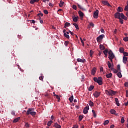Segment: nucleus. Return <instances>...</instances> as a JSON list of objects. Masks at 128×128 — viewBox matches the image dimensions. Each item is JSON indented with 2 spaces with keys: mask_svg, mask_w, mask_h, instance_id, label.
<instances>
[{
  "mask_svg": "<svg viewBox=\"0 0 128 128\" xmlns=\"http://www.w3.org/2000/svg\"><path fill=\"white\" fill-rule=\"evenodd\" d=\"M126 98H128V90H126Z\"/></svg>",
  "mask_w": 128,
  "mask_h": 128,
  "instance_id": "obj_63",
  "label": "nucleus"
},
{
  "mask_svg": "<svg viewBox=\"0 0 128 128\" xmlns=\"http://www.w3.org/2000/svg\"><path fill=\"white\" fill-rule=\"evenodd\" d=\"M70 44V42H68V41H65L64 42V45L66 46H68V45Z\"/></svg>",
  "mask_w": 128,
  "mask_h": 128,
  "instance_id": "obj_51",
  "label": "nucleus"
},
{
  "mask_svg": "<svg viewBox=\"0 0 128 128\" xmlns=\"http://www.w3.org/2000/svg\"><path fill=\"white\" fill-rule=\"evenodd\" d=\"M124 86L128 87V82H126L124 84Z\"/></svg>",
  "mask_w": 128,
  "mask_h": 128,
  "instance_id": "obj_62",
  "label": "nucleus"
},
{
  "mask_svg": "<svg viewBox=\"0 0 128 128\" xmlns=\"http://www.w3.org/2000/svg\"><path fill=\"white\" fill-rule=\"evenodd\" d=\"M120 18H124L125 16L123 13H121V14H120Z\"/></svg>",
  "mask_w": 128,
  "mask_h": 128,
  "instance_id": "obj_52",
  "label": "nucleus"
},
{
  "mask_svg": "<svg viewBox=\"0 0 128 128\" xmlns=\"http://www.w3.org/2000/svg\"><path fill=\"white\" fill-rule=\"evenodd\" d=\"M44 12L45 14H48V10H44Z\"/></svg>",
  "mask_w": 128,
  "mask_h": 128,
  "instance_id": "obj_54",
  "label": "nucleus"
},
{
  "mask_svg": "<svg viewBox=\"0 0 128 128\" xmlns=\"http://www.w3.org/2000/svg\"><path fill=\"white\" fill-rule=\"evenodd\" d=\"M34 108H29L28 110L26 112V114L28 116V114H30V112H34Z\"/></svg>",
  "mask_w": 128,
  "mask_h": 128,
  "instance_id": "obj_8",
  "label": "nucleus"
},
{
  "mask_svg": "<svg viewBox=\"0 0 128 128\" xmlns=\"http://www.w3.org/2000/svg\"><path fill=\"white\" fill-rule=\"evenodd\" d=\"M124 10L128 12V0L127 1V6H125Z\"/></svg>",
  "mask_w": 128,
  "mask_h": 128,
  "instance_id": "obj_40",
  "label": "nucleus"
},
{
  "mask_svg": "<svg viewBox=\"0 0 128 128\" xmlns=\"http://www.w3.org/2000/svg\"><path fill=\"white\" fill-rule=\"evenodd\" d=\"M94 18H98V10H96L94 14H93Z\"/></svg>",
  "mask_w": 128,
  "mask_h": 128,
  "instance_id": "obj_7",
  "label": "nucleus"
},
{
  "mask_svg": "<svg viewBox=\"0 0 128 128\" xmlns=\"http://www.w3.org/2000/svg\"><path fill=\"white\" fill-rule=\"evenodd\" d=\"M123 54L124 56H128V53L126 52H124Z\"/></svg>",
  "mask_w": 128,
  "mask_h": 128,
  "instance_id": "obj_43",
  "label": "nucleus"
},
{
  "mask_svg": "<svg viewBox=\"0 0 128 128\" xmlns=\"http://www.w3.org/2000/svg\"><path fill=\"white\" fill-rule=\"evenodd\" d=\"M92 112L94 114V118H96V112H94V110H92Z\"/></svg>",
  "mask_w": 128,
  "mask_h": 128,
  "instance_id": "obj_36",
  "label": "nucleus"
},
{
  "mask_svg": "<svg viewBox=\"0 0 128 128\" xmlns=\"http://www.w3.org/2000/svg\"><path fill=\"white\" fill-rule=\"evenodd\" d=\"M115 102H116V104L118 106H120V102H118V98H115Z\"/></svg>",
  "mask_w": 128,
  "mask_h": 128,
  "instance_id": "obj_14",
  "label": "nucleus"
},
{
  "mask_svg": "<svg viewBox=\"0 0 128 128\" xmlns=\"http://www.w3.org/2000/svg\"><path fill=\"white\" fill-rule=\"evenodd\" d=\"M108 65L109 68H110V70H114V64H112L110 62V61L108 62Z\"/></svg>",
  "mask_w": 128,
  "mask_h": 128,
  "instance_id": "obj_9",
  "label": "nucleus"
},
{
  "mask_svg": "<svg viewBox=\"0 0 128 128\" xmlns=\"http://www.w3.org/2000/svg\"><path fill=\"white\" fill-rule=\"evenodd\" d=\"M114 16L116 18L120 19V14L118 12H117L115 14Z\"/></svg>",
  "mask_w": 128,
  "mask_h": 128,
  "instance_id": "obj_12",
  "label": "nucleus"
},
{
  "mask_svg": "<svg viewBox=\"0 0 128 128\" xmlns=\"http://www.w3.org/2000/svg\"><path fill=\"white\" fill-rule=\"evenodd\" d=\"M90 58H92V54H94V51H92V50H90Z\"/></svg>",
  "mask_w": 128,
  "mask_h": 128,
  "instance_id": "obj_41",
  "label": "nucleus"
},
{
  "mask_svg": "<svg viewBox=\"0 0 128 128\" xmlns=\"http://www.w3.org/2000/svg\"><path fill=\"white\" fill-rule=\"evenodd\" d=\"M119 20H120V22L122 24H124V20L121 18H120Z\"/></svg>",
  "mask_w": 128,
  "mask_h": 128,
  "instance_id": "obj_45",
  "label": "nucleus"
},
{
  "mask_svg": "<svg viewBox=\"0 0 128 128\" xmlns=\"http://www.w3.org/2000/svg\"><path fill=\"white\" fill-rule=\"evenodd\" d=\"M78 14H79L80 16V18L84 17V13L82 11H80V10L78 11Z\"/></svg>",
  "mask_w": 128,
  "mask_h": 128,
  "instance_id": "obj_23",
  "label": "nucleus"
},
{
  "mask_svg": "<svg viewBox=\"0 0 128 128\" xmlns=\"http://www.w3.org/2000/svg\"><path fill=\"white\" fill-rule=\"evenodd\" d=\"M122 10H123L121 7H120V6L118 7V12H122Z\"/></svg>",
  "mask_w": 128,
  "mask_h": 128,
  "instance_id": "obj_32",
  "label": "nucleus"
},
{
  "mask_svg": "<svg viewBox=\"0 0 128 128\" xmlns=\"http://www.w3.org/2000/svg\"><path fill=\"white\" fill-rule=\"evenodd\" d=\"M32 24H36V21L34 20H30Z\"/></svg>",
  "mask_w": 128,
  "mask_h": 128,
  "instance_id": "obj_61",
  "label": "nucleus"
},
{
  "mask_svg": "<svg viewBox=\"0 0 128 128\" xmlns=\"http://www.w3.org/2000/svg\"><path fill=\"white\" fill-rule=\"evenodd\" d=\"M104 56H108V50L107 49H106V50H104V52H103Z\"/></svg>",
  "mask_w": 128,
  "mask_h": 128,
  "instance_id": "obj_21",
  "label": "nucleus"
},
{
  "mask_svg": "<svg viewBox=\"0 0 128 128\" xmlns=\"http://www.w3.org/2000/svg\"><path fill=\"white\" fill-rule=\"evenodd\" d=\"M105 92L107 96H114L116 94V92L112 90H105Z\"/></svg>",
  "mask_w": 128,
  "mask_h": 128,
  "instance_id": "obj_2",
  "label": "nucleus"
},
{
  "mask_svg": "<svg viewBox=\"0 0 128 128\" xmlns=\"http://www.w3.org/2000/svg\"><path fill=\"white\" fill-rule=\"evenodd\" d=\"M29 114H31V116H36V112H29Z\"/></svg>",
  "mask_w": 128,
  "mask_h": 128,
  "instance_id": "obj_27",
  "label": "nucleus"
},
{
  "mask_svg": "<svg viewBox=\"0 0 128 128\" xmlns=\"http://www.w3.org/2000/svg\"><path fill=\"white\" fill-rule=\"evenodd\" d=\"M78 8L82 10H86V9H84L82 6L80 5V4H78Z\"/></svg>",
  "mask_w": 128,
  "mask_h": 128,
  "instance_id": "obj_24",
  "label": "nucleus"
},
{
  "mask_svg": "<svg viewBox=\"0 0 128 128\" xmlns=\"http://www.w3.org/2000/svg\"><path fill=\"white\" fill-rule=\"evenodd\" d=\"M94 80L95 82H97L99 86H102V78L100 76L98 77V78L94 77Z\"/></svg>",
  "mask_w": 128,
  "mask_h": 128,
  "instance_id": "obj_1",
  "label": "nucleus"
},
{
  "mask_svg": "<svg viewBox=\"0 0 128 128\" xmlns=\"http://www.w3.org/2000/svg\"><path fill=\"white\" fill-rule=\"evenodd\" d=\"M110 112L112 114H116V110H111L110 111Z\"/></svg>",
  "mask_w": 128,
  "mask_h": 128,
  "instance_id": "obj_37",
  "label": "nucleus"
},
{
  "mask_svg": "<svg viewBox=\"0 0 128 128\" xmlns=\"http://www.w3.org/2000/svg\"><path fill=\"white\" fill-rule=\"evenodd\" d=\"M76 60L78 62H86L85 60H82L80 58H78Z\"/></svg>",
  "mask_w": 128,
  "mask_h": 128,
  "instance_id": "obj_19",
  "label": "nucleus"
},
{
  "mask_svg": "<svg viewBox=\"0 0 128 128\" xmlns=\"http://www.w3.org/2000/svg\"><path fill=\"white\" fill-rule=\"evenodd\" d=\"M72 8L76 10V6L74 4L72 5Z\"/></svg>",
  "mask_w": 128,
  "mask_h": 128,
  "instance_id": "obj_56",
  "label": "nucleus"
},
{
  "mask_svg": "<svg viewBox=\"0 0 128 128\" xmlns=\"http://www.w3.org/2000/svg\"><path fill=\"white\" fill-rule=\"evenodd\" d=\"M39 18H40V22L41 24H44V21H43L42 20H40V18H40V16H39Z\"/></svg>",
  "mask_w": 128,
  "mask_h": 128,
  "instance_id": "obj_59",
  "label": "nucleus"
},
{
  "mask_svg": "<svg viewBox=\"0 0 128 128\" xmlns=\"http://www.w3.org/2000/svg\"><path fill=\"white\" fill-rule=\"evenodd\" d=\"M124 118L122 117L121 118V124H124Z\"/></svg>",
  "mask_w": 128,
  "mask_h": 128,
  "instance_id": "obj_53",
  "label": "nucleus"
},
{
  "mask_svg": "<svg viewBox=\"0 0 128 128\" xmlns=\"http://www.w3.org/2000/svg\"><path fill=\"white\" fill-rule=\"evenodd\" d=\"M25 122V126L26 128H29L30 127V124H28V122Z\"/></svg>",
  "mask_w": 128,
  "mask_h": 128,
  "instance_id": "obj_49",
  "label": "nucleus"
},
{
  "mask_svg": "<svg viewBox=\"0 0 128 128\" xmlns=\"http://www.w3.org/2000/svg\"><path fill=\"white\" fill-rule=\"evenodd\" d=\"M39 80H42H42H44V76H40Z\"/></svg>",
  "mask_w": 128,
  "mask_h": 128,
  "instance_id": "obj_57",
  "label": "nucleus"
},
{
  "mask_svg": "<svg viewBox=\"0 0 128 128\" xmlns=\"http://www.w3.org/2000/svg\"><path fill=\"white\" fill-rule=\"evenodd\" d=\"M104 38V34H101L96 38L97 42H100Z\"/></svg>",
  "mask_w": 128,
  "mask_h": 128,
  "instance_id": "obj_5",
  "label": "nucleus"
},
{
  "mask_svg": "<svg viewBox=\"0 0 128 128\" xmlns=\"http://www.w3.org/2000/svg\"><path fill=\"white\" fill-rule=\"evenodd\" d=\"M11 114H12V116H16V111L12 110L11 112Z\"/></svg>",
  "mask_w": 128,
  "mask_h": 128,
  "instance_id": "obj_50",
  "label": "nucleus"
},
{
  "mask_svg": "<svg viewBox=\"0 0 128 128\" xmlns=\"http://www.w3.org/2000/svg\"><path fill=\"white\" fill-rule=\"evenodd\" d=\"M82 118H84V116H82V115H80L79 116V122H80Z\"/></svg>",
  "mask_w": 128,
  "mask_h": 128,
  "instance_id": "obj_44",
  "label": "nucleus"
},
{
  "mask_svg": "<svg viewBox=\"0 0 128 128\" xmlns=\"http://www.w3.org/2000/svg\"><path fill=\"white\" fill-rule=\"evenodd\" d=\"M64 2H62V0H60V3L59 4V6H60V8H62V6H64Z\"/></svg>",
  "mask_w": 128,
  "mask_h": 128,
  "instance_id": "obj_29",
  "label": "nucleus"
},
{
  "mask_svg": "<svg viewBox=\"0 0 128 128\" xmlns=\"http://www.w3.org/2000/svg\"><path fill=\"white\" fill-rule=\"evenodd\" d=\"M40 0H30V4H34V2H38Z\"/></svg>",
  "mask_w": 128,
  "mask_h": 128,
  "instance_id": "obj_17",
  "label": "nucleus"
},
{
  "mask_svg": "<svg viewBox=\"0 0 128 128\" xmlns=\"http://www.w3.org/2000/svg\"><path fill=\"white\" fill-rule=\"evenodd\" d=\"M112 76V73H110L106 75V78H110Z\"/></svg>",
  "mask_w": 128,
  "mask_h": 128,
  "instance_id": "obj_22",
  "label": "nucleus"
},
{
  "mask_svg": "<svg viewBox=\"0 0 128 128\" xmlns=\"http://www.w3.org/2000/svg\"><path fill=\"white\" fill-rule=\"evenodd\" d=\"M56 98L58 100V102H60V96H58V95L56 96Z\"/></svg>",
  "mask_w": 128,
  "mask_h": 128,
  "instance_id": "obj_55",
  "label": "nucleus"
},
{
  "mask_svg": "<svg viewBox=\"0 0 128 128\" xmlns=\"http://www.w3.org/2000/svg\"><path fill=\"white\" fill-rule=\"evenodd\" d=\"M38 16H44V14H42V13H39V14H38Z\"/></svg>",
  "mask_w": 128,
  "mask_h": 128,
  "instance_id": "obj_58",
  "label": "nucleus"
},
{
  "mask_svg": "<svg viewBox=\"0 0 128 128\" xmlns=\"http://www.w3.org/2000/svg\"><path fill=\"white\" fill-rule=\"evenodd\" d=\"M109 56L108 57V58H114V54L112 52V50H110L108 52Z\"/></svg>",
  "mask_w": 128,
  "mask_h": 128,
  "instance_id": "obj_3",
  "label": "nucleus"
},
{
  "mask_svg": "<svg viewBox=\"0 0 128 128\" xmlns=\"http://www.w3.org/2000/svg\"><path fill=\"white\" fill-rule=\"evenodd\" d=\"M64 36L66 38H70V36H68L66 33H64Z\"/></svg>",
  "mask_w": 128,
  "mask_h": 128,
  "instance_id": "obj_38",
  "label": "nucleus"
},
{
  "mask_svg": "<svg viewBox=\"0 0 128 128\" xmlns=\"http://www.w3.org/2000/svg\"><path fill=\"white\" fill-rule=\"evenodd\" d=\"M72 128H78V126L76 125H74Z\"/></svg>",
  "mask_w": 128,
  "mask_h": 128,
  "instance_id": "obj_64",
  "label": "nucleus"
},
{
  "mask_svg": "<svg viewBox=\"0 0 128 128\" xmlns=\"http://www.w3.org/2000/svg\"><path fill=\"white\" fill-rule=\"evenodd\" d=\"M68 100H70V102H72V100H74V96H70Z\"/></svg>",
  "mask_w": 128,
  "mask_h": 128,
  "instance_id": "obj_28",
  "label": "nucleus"
},
{
  "mask_svg": "<svg viewBox=\"0 0 128 128\" xmlns=\"http://www.w3.org/2000/svg\"><path fill=\"white\" fill-rule=\"evenodd\" d=\"M20 120V117H18L17 118H16L14 120L13 122H18Z\"/></svg>",
  "mask_w": 128,
  "mask_h": 128,
  "instance_id": "obj_20",
  "label": "nucleus"
},
{
  "mask_svg": "<svg viewBox=\"0 0 128 128\" xmlns=\"http://www.w3.org/2000/svg\"><path fill=\"white\" fill-rule=\"evenodd\" d=\"M122 62H123L124 64H126V62H128V58L124 56Z\"/></svg>",
  "mask_w": 128,
  "mask_h": 128,
  "instance_id": "obj_15",
  "label": "nucleus"
},
{
  "mask_svg": "<svg viewBox=\"0 0 128 128\" xmlns=\"http://www.w3.org/2000/svg\"><path fill=\"white\" fill-rule=\"evenodd\" d=\"M94 90V86H90L88 88L89 92H92Z\"/></svg>",
  "mask_w": 128,
  "mask_h": 128,
  "instance_id": "obj_30",
  "label": "nucleus"
},
{
  "mask_svg": "<svg viewBox=\"0 0 128 128\" xmlns=\"http://www.w3.org/2000/svg\"><path fill=\"white\" fill-rule=\"evenodd\" d=\"M108 122H110V121L108 120H105L104 123V126L108 124Z\"/></svg>",
  "mask_w": 128,
  "mask_h": 128,
  "instance_id": "obj_39",
  "label": "nucleus"
},
{
  "mask_svg": "<svg viewBox=\"0 0 128 128\" xmlns=\"http://www.w3.org/2000/svg\"><path fill=\"white\" fill-rule=\"evenodd\" d=\"M80 42H82V46H84V40H82V38H80Z\"/></svg>",
  "mask_w": 128,
  "mask_h": 128,
  "instance_id": "obj_47",
  "label": "nucleus"
},
{
  "mask_svg": "<svg viewBox=\"0 0 128 128\" xmlns=\"http://www.w3.org/2000/svg\"><path fill=\"white\" fill-rule=\"evenodd\" d=\"M89 106H94V102H92V100H90L89 102Z\"/></svg>",
  "mask_w": 128,
  "mask_h": 128,
  "instance_id": "obj_35",
  "label": "nucleus"
},
{
  "mask_svg": "<svg viewBox=\"0 0 128 128\" xmlns=\"http://www.w3.org/2000/svg\"><path fill=\"white\" fill-rule=\"evenodd\" d=\"M93 96H94V98H98L100 96V92H98V91H96L94 94Z\"/></svg>",
  "mask_w": 128,
  "mask_h": 128,
  "instance_id": "obj_6",
  "label": "nucleus"
},
{
  "mask_svg": "<svg viewBox=\"0 0 128 128\" xmlns=\"http://www.w3.org/2000/svg\"><path fill=\"white\" fill-rule=\"evenodd\" d=\"M52 123V120L48 121V122L47 126H50Z\"/></svg>",
  "mask_w": 128,
  "mask_h": 128,
  "instance_id": "obj_34",
  "label": "nucleus"
},
{
  "mask_svg": "<svg viewBox=\"0 0 128 128\" xmlns=\"http://www.w3.org/2000/svg\"><path fill=\"white\" fill-rule=\"evenodd\" d=\"M120 52H124V48H120Z\"/></svg>",
  "mask_w": 128,
  "mask_h": 128,
  "instance_id": "obj_33",
  "label": "nucleus"
},
{
  "mask_svg": "<svg viewBox=\"0 0 128 128\" xmlns=\"http://www.w3.org/2000/svg\"><path fill=\"white\" fill-rule=\"evenodd\" d=\"M100 50H104V48H106L104 47V45L100 44Z\"/></svg>",
  "mask_w": 128,
  "mask_h": 128,
  "instance_id": "obj_25",
  "label": "nucleus"
},
{
  "mask_svg": "<svg viewBox=\"0 0 128 128\" xmlns=\"http://www.w3.org/2000/svg\"><path fill=\"white\" fill-rule=\"evenodd\" d=\"M90 26H94V23L90 22Z\"/></svg>",
  "mask_w": 128,
  "mask_h": 128,
  "instance_id": "obj_60",
  "label": "nucleus"
},
{
  "mask_svg": "<svg viewBox=\"0 0 128 128\" xmlns=\"http://www.w3.org/2000/svg\"><path fill=\"white\" fill-rule=\"evenodd\" d=\"M117 70H119V72H120V65L118 64L117 66Z\"/></svg>",
  "mask_w": 128,
  "mask_h": 128,
  "instance_id": "obj_46",
  "label": "nucleus"
},
{
  "mask_svg": "<svg viewBox=\"0 0 128 128\" xmlns=\"http://www.w3.org/2000/svg\"><path fill=\"white\" fill-rule=\"evenodd\" d=\"M102 4L105 6H110V4L108 3V2L106 0H102Z\"/></svg>",
  "mask_w": 128,
  "mask_h": 128,
  "instance_id": "obj_10",
  "label": "nucleus"
},
{
  "mask_svg": "<svg viewBox=\"0 0 128 128\" xmlns=\"http://www.w3.org/2000/svg\"><path fill=\"white\" fill-rule=\"evenodd\" d=\"M73 26H75V28H76V30H79L78 26V24H76V23H74Z\"/></svg>",
  "mask_w": 128,
  "mask_h": 128,
  "instance_id": "obj_31",
  "label": "nucleus"
},
{
  "mask_svg": "<svg viewBox=\"0 0 128 128\" xmlns=\"http://www.w3.org/2000/svg\"><path fill=\"white\" fill-rule=\"evenodd\" d=\"M88 110H90V107L88 106V105H87V106H86L83 110L84 114H88Z\"/></svg>",
  "mask_w": 128,
  "mask_h": 128,
  "instance_id": "obj_4",
  "label": "nucleus"
},
{
  "mask_svg": "<svg viewBox=\"0 0 128 128\" xmlns=\"http://www.w3.org/2000/svg\"><path fill=\"white\" fill-rule=\"evenodd\" d=\"M117 76L118 77L120 78L122 76V73L120 72V71L117 73Z\"/></svg>",
  "mask_w": 128,
  "mask_h": 128,
  "instance_id": "obj_26",
  "label": "nucleus"
},
{
  "mask_svg": "<svg viewBox=\"0 0 128 128\" xmlns=\"http://www.w3.org/2000/svg\"><path fill=\"white\" fill-rule=\"evenodd\" d=\"M68 26H70V24L69 22H66V23H65L64 24V28H66L68 27Z\"/></svg>",
  "mask_w": 128,
  "mask_h": 128,
  "instance_id": "obj_18",
  "label": "nucleus"
},
{
  "mask_svg": "<svg viewBox=\"0 0 128 128\" xmlns=\"http://www.w3.org/2000/svg\"><path fill=\"white\" fill-rule=\"evenodd\" d=\"M112 70H113V72H114V74H116V73H118V70H117L114 68H113V69Z\"/></svg>",
  "mask_w": 128,
  "mask_h": 128,
  "instance_id": "obj_42",
  "label": "nucleus"
},
{
  "mask_svg": "<svg viewBox=\"0 0 128 128\" xmlns=\"http://www.w3.org/2000/svg\"><path fill=\"white\" fill-rule=\"evenodd\" d=\"M96 68L94 67L92 68V70L91 74L92 76H94V74H96Z\"/></svg>",
  "mask_w": 128,
  "mask_h": 128,
  "instance_id": "obj_11",
  "label": "nucleus"
},
{
  "mask_svg": "<svg viewBox=\"0 0 128 128\" xmlns=\"http://www.w3.org/2000/svg\"><path fill=\"white\" fill-rule=\"evenodd\" d=\"M54 128H62V126H60V125L58 124L57 122L54 123Z\"/></svg>",
  "mask_w": 128,
  "mask_h": 128,
  "instance_id": "obj_16",
  "label": "nucleus"
},
{
  "mask_svg": "<svg viewBox=\"0 0 128 128\" xmlns=\"http://www.w3.org/2000/svg\"><path fill=\"white\" fill-rule=\"evenodd\" d=\"M123 40H124V42H128V37L126 36V37L124 38H123Z\"/></svg>",
  "mask_w": 128,
  "mask_h": 128,
  "instance_id": "obj_48",
  "label": "nucleus"
},
{
  "mask_svg": "<svg viewBox=\"0 0 128 128\" xmlns=\"http://www.w3.org/2000/svg\"><path fill=\"white\" fill-rule=\"evenodd\" d=\"M78 16H74L72 17V20H73V22H78Z\"/></svg>",
  "mask_w": 128,
  "mask_h": 128,
  "instance_id": "obj_13",
  "label": "nucleus"
}]
</instances>
